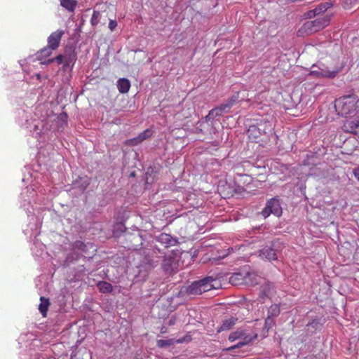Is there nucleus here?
I'll use <instances>...</instances> for the list:
<instances>
[{
    "label": "nucleus",
    "mask_w": 359,
    "mask_h": 359,
    "mask_svg": "<svg viewBox=\"0 0 359 359\" xmlns=\"http://www.w3.org/2000/svg\"><path fill=\"white\" fill-rule=\"evenodd\" d=\"M358 96L354 94L342 96L335 100L336 111L342 116H353L358 108Z\"/></svg>",
    "instance_id": "obj_1"
},
{
    "label": "nucleus",
    "mask_w": 359,
    "mask_h": 359,
    "mask_svg": "<svg viewBox=\"0 0 359 359\" xmlns=\"http://www.w3.org/2000/svg\"><path fill=\"white\" fill-rule=\"evenodd\" d=\"M221 287L220 281L212 276H207L199 280L193 282L185 290L189 295H199L212 289H218Z\"/></svg>",
    "instance_id": "obj_2"
},
{
    "label": "nucleus",
    "mask_w": 359,
    "mask_h": 359,
    "mask_svg": "<svg viewBox=\"0 0 359 359\" xmlns=\"http://www.w3.org/2000/svg\"><path fill=\"white\" fill-rule=\"evenodd\" d=\"M144 257L137 266L138 273L136 275L141 279H144L149 271L156 267L160 262V258L156 253L149 250L144 251Z\"/></svg>",
    "instance_id": "obj_3"
},
{
    "label": "nucleus",
    "mask_w": 359,
    "mask_h": 359,
    "mask_svg": "<svg viewBox=\"0 0 359 359\" xmlns=\"http://www.w3.org/2000/svg\"><path fill=\"white\" fill-rule=\"evenodd\" d=\"M284 248L283 243L280 240H275L271 245L265 246L259 251V256L269 262L277 260L278 256Z\"/></svg>",
    "instance_id": "obj_4"
},
{
    "label": "nucleus",
    "mask_w": 359,
    "mask_h": 359,
    "mask_svg": "<svg viewBox=\"0 0 359 359\" xmlns=\"http://www.w3.org/2000/svg\"><path fill=\"white\" fill-rule=\"evenodd\" d=\"M343 66L337 67H325L324 65H320L319 67V72L311 71L310 75H312L318 78H334L342 69Z\"/></svg>",
    "instance_id": "obj_5"
},
{
    "label": "nucleus",
    "mask_w": 359,
    "mask_h": 359,
    "mask_svg": "<svg viewBox=\"0 0 359 359\" xmlns=\"http://www.w3.org/2000/svg\"><path fill=\"white\" fill-rule=\"evenodd\" d=\"M282 212L279 200L273 198L268 201L266 207L263 209L261 214L264 218H266L271 214L280 217L282 215Z\"/></svg>",
    "instance_id": "obj_6"
},
{
    "label": "nucleus",
    "mask_w": 359,
    "mask_h": 359,
    "mask_svg": "<svg viewBox=\"0 0 359 359\" xmlns=\"http://www.w3.org/2000/svg\"><path fill=\"white\" fill-rule=\"evenodd\" d=\"M73 247L75 250L80 251L81 255L87 258H92L97 251L96 247L92 243H85L81 241H76Z\"/></svg>",
    "instance_id": "obj_7"
},
{
    "label": "nucleus",
    "mask_w": 359,
    "mask_h": 359,
    "mask_svg": "<svg viewBox=\"0 0 359 359\" xmlns=\"http://www.w3.org/2000/svg\"><path fill=\"white\" fill-rule=\"evenodd\" d=\"M330 17L328 15L318 18L315 20L307 22L304 27L306 29H309L312 32H316L323 29L329 25Z\"/></svg>",
    "instance_id": "obj_8"
},
{
    "label": "nucleus",
    "mask_w": 359,
    "mask_h": 359,
    "mask_svg": "<svg viewBox=\"0 0 359 359\" xmlns=\"http://www.w3.org/2000/svg\"><path fill=\"white\" fill-rule=\"evenodd\" d=\"M178 266L179 259L177 255L165 256L162 263V269L165 273H173L177 270Z\"/></svg>",
    "instance_id": "obj_9"
},
{
    "label": "nucleus",
    "mask_w": 359,
    "mask_h": 359,
    "mask_svg": "<svg viewBox=\"0 0 359 359\" xmlns=\"http://www.w3.org/2000/svg\"><path fill=\"white\" fill-rule=\"evenodd\" d=\"M251 273L246 272L234 273L229 278V283L234 285H241L243 283H248V279L250 278Z\"/></svg>",
    "instance_id": "obj_10"
},
{
    "label": "nucleus",
    "mask_w": 359,
    "mask_h": 359,
    "mask_svg": "<svg viewBox=\"0 0 359 359\" xmlns=\"http://www.w3.org/2000/svg\"><path fill=\"white\" fill-rule=\"evenodd\" d=\"M65 34L63 30H57L50 34L48 37V45L50 48L56 50L60 43L61 39Z\"/></svg>",
    "instance_id": "obj_11"
},
{
    "label": "nucleus",
    "mask_w": 359,
    "mask_h": 359,
    "mask_svg": "<svg viewBox=\"0 0 359 359\" xmlns=\"http://www.w3.org/2000/svg\"><path fill=\"white\" fill-rule=\"evenodd\" d=\"M276 290L272 283H265L261 287L260 298L264 299L265 298H271L274 296Z\"/></svg>",
    "instance_id": "obj_12"
},
{
    "label": "nucleus",
    "mask_w": 359,
    "mask_h": 359,
    "mask_svg": "<svg viewBox=\"0 0 359 359\" xmlns=\"http://www.w3.org/2000/svg\"><path fill=\"white\" fill-rule=\"evenodd\" d=\"M151 133L149 130H146L144 132L140 133L137 137L127 140V144L128 145L139 144L142 141L149 137L151 136Z\"/></svg>",
    "instance_id": "obj_13"
},
{
    "label": "nucleus",
    "mask_w": 359,
    "mask_h": 359,
    "mask_svg": "<svg viewBox=\"0 0 359 359\" xmlns=\"http://www.w3.org/2000/svg\"><path fill=\"white\" fill-rule=\"evenodd\" d=\"M157 241L168 248L173 246L177 243V240L172 237L170 234L161 233L157 237Z\"/></svg>",
    "instance_id": "obj_14"
},
{
    "label": "nucleus",
    "mask_w": 359,
    "mask_h": 359,
    "mask_svg": "<svg viewBox=\"0 0 359 359\" xmlns=\"http://www.w3.org/2000/svg\"><path fill=\"white\" fill-rule=\"evenodd\" d=\"M63 55L65 59V67H67L71 65H73L76 60V54L74 50L72 48L65 50Z\"/></svg>",
    "instance_id": "obj_15"
},
{
    "label": "nucleus",
    "mask_w": 359,
    "mask_h": 359,
    "mask_svg": "<svg viewBox=\"0 0 359 359\" xmlns=\"http://www.w3.org/2000/svg\"><path fill=\"white\" fill-rule=\"evenodd\" d=\"M238 318L236 317H230L222 322V325L218 329V332L226 331L231 330L235 325Z\"/></svg>",
    "instance_id": "obj_16"
},
{
    "label": "nucleus",
    "mask_w": 359,
    "mask_h": 359,
    "mask_svg": "<svg viewBox=\"0 0 359 359\" xmlns=\"http://www.w3.org/2000/svg\"><path fill=\"white\" fill-rule=\"evenodd\" d=\"M40 301L41 302L39 305V310L43 317H46L47 311L50 306V301L48 298H45L43 297H41Z\"/></svg>",
    "instance_id": "obj_17"
},
{
    "label": "nucleus",
    "mask_w": 359,
    "mask_h": 359,
    "mask_svg": "<svg viewBox=\"0 0 359 359\" xmlns=\"http://www.w3.org/2000/svg\"><path fill=\"white\" fill-rule=\"evenodd\" d=\"M130 87V83L127 79H120L117 81V88L120 93H127Z\"/></svg>",
    "instance_id": "obj_18"
},
{
    "label": "nucleus",
    "mask_w": 359,
    "mask_h": 359,
    "mask_svg": "<svg viewBox=\"0 0 359 359\" xmlns=\"http://www.w3.org/2000/svg\"><path fill=\"white\" fill-rule=\"evenodd\" d=\"M343 130L345 132L350 133H356L358 130V125L355 121H347L343 126Z\"/></svg>",
    "instance_id": "obj_19"
},
{
    "label": "nucleus",
    "mask_w": 359,
    "mask_h": 359,
    "mask_svg": "<svg viewBox=\"0 0 359 359\" xmlns=\"http://www.w3.org/2000/svg\"><path fill=\"white\" fill-rule=\"evenodd\" d=\"M236 97L233 96L226 100L224 103L221 104L219 107L221 108L222 111L224 113L229 112V109L235 104L236 102Z\"/></svg>",
    "instance_id": "obj_20"
},
{
    "label": "nucleus",
    "mask_w": 359,
    "mask_h": 359,
    "mask_svg": "<svg viewBox=\"0 0 359 359\" xmlns=\"http://www.w3.org/2000/svg\"><path fill=\"white\" fill-rule=\"evenodd\" d=\"M60 5L69 11H74L77 1L76 0H60Z\"/></svg>",
    "instance_id": "obj_21"
},
{
    "label": "nucleus",
    "mask_w": 359,
    "mask_h": 359,
    "mask_svg": "<svg viewBox=\"0 0 359 359\" xmlns=\"http://www.w3.org/2000/svg\"><path fill=\"white\" fill-rule=\"evenodd\" d=\"M332 6V4L330 2H325L324 4H322L319 5L318 7H316L313 11H310V13H313V15H318L321 13L325 12L329 8Z\"/></svg>",
    "instance_id": "obj_22"
},
{
    "label": "nucleus",
    "mask_w": 359,
    "mask_h": 359,
    "mask_svg": "<svg viewBox=\"0 0 359 359\" xmlns=\"http://www.w3.org/2000/svg\"><path fill=\"white\" fill-rule=\"evenodd\" d=\"M245 336H248L246 332L241 329H238L236 331L230 334L229 340L230 341H234L236 339L245 337Z\"/></svg>",
    "instance_id": "obj_23"
},
{
    "label": "nucleus",
    "mask_w": 359,
    "mask_h": 359,
    "mask_svg": "<svg viewBox=\"0 0 359 359\" xmlns=\"http://www.w3.org/2000/svg\"><path fill=\"white\" fill-rule=\"evenodd\" d=\"M224 112L222 111L219 107H217L211 109L208 114L205 116L206 121H210L215 117L220 116Z\"/></svg>",
    "instance_id": "obj_24"
},
{
    "label": "nucleus",
    "mask_w": 359,
    "mask_h": 359,
    "mask_svg": "<svg viewBox=\"0 0 359 359\" xmlns=\"http://www.w3.org/2000/svg\"><path fill=\"white\" fill-rule=\"evenodd\" d=\"M280 313V307L278 304L271 305L268 309V317H277Z\"/></svg>",
    "instance_id": "obj_25"
},
{
    "label": "nucleus",
    "mask_w": 359,
    "mask_h": 359,
    "mask_svg": "<svg viewBox=\"0 0 359 359\" xmlns=\"http://www.w3.org/2000/svg\"><path fill=\"white\" fill-rule=\"evenodd\" d=\"M97 287L102 292H110L112 290V286L110 283L105 281H100L97 284Z\"/></svg>",
    "instance_id": "obj_26"
},
{
    "label": "nucleus",
    "mask_w": 359,
    "mask_h": 359,
    "mask_svg": "<svg viewBox=\"0 0 359 359\" xmlns=\"http://www.w3.org/2000/svg\"><path fill=\"white\" fill-rule=\"evenodd\" d=\"M157 346L159 348H166L172 346L174 344L173 339H159L156 342Z\"/></svg>",
    "instance_id": "obj_27"
},
{
    "label": "nucleus",
    "mask_w": 359,
    "mask_h": 359,
    "mask_svg": "<svg viewBox=\"0 0 359 359\" xmlns=\"http://www.w3.org/2000/svg\"><path fill=\"white\" fill-rule=\"evenodd\" d=\"M275 325V321L273 318L268 317L265 320L264 330L268 332Z\"/></svg>",
    "instance_id": "obj_28"
},
{
    "label": "nucleus",
    "mask_w": 359,
    "mask_h": 359,
    "mask_svg": "<svg viewBox=\"0 0 359 359\" xmlns=\"http://www.w3.org/2000/svg\"><path fill=\"white\" fill-rule=\"evenodd\" d=\"M54 61H56L58 64H63L65 65V59L63 54H60L55 58L48 60L47 63H50Z\"/></svg>",
    "instance_id": "obj_29"
},
{
    "label": "nucleus",
    "mask_w": 359,
    "mask_h": 359,
    "mask_svg": "<svg viewBox=\"0 0 359 359\" xmlns=\"http://www.w3.org/2000/svg\"><path fill=\"white\" fill-rule=\"evenodd\" d=\"M241 339L242 340L237 344L238 346H239V348H241V347L248 344L250 341H252V337H251L250 336H245V337L241 338Z\"/></svg>",
    "instance_id": "obj_30"
},
{
    "label": "nucleus",
    "mask_w": 359,
    "mask_h": 359,
    "mask_svg": "<svg viewBox=\"0 0 359 359\" xmlns=\"http://www.w3.org/2000/svg\"><path fill=\"white\" fill-rule=\"evenodd\" d=\"M53 49L50 48L48 45L46 47L41 50V54L44 57H48L51 55Z\"/></svg>",
    "instance_id": "obj_31"
},
{
    "label": "nucleus",
    "mask_w": 359,
    "mask_h": 359,
    "mask_svg": "<svg viewBox=\"0 0 359 359\" xmlns=\"http://www.w3.org/2000/svg\"><path fill=\"white\" fill-rule=\"evenodd\" d=\"M122 228H123V225L121 224H116V225H114V226H113L114 236H116V230H119L120 231L123 232Z\"/></svg>",
    "instance_id": "obj_32"
},
{
    "label": "nucleus",
    "mask_w": 359,
    "mask_h": 359,
    "mask_svg": "<svg viewBox=\"0 0 359 359\" xmlns=\"http://www.w3.org/2000/svg\"><path fill=\"white\" fill-rule=\"evenodd\" d=\"M97 15H98V13L95 11L93 13L92 18H91V22L93 25H95L96 23L95 20H96Z\"/></svg>",
    "instance_id": "obj_33"
},
{
    "label": "nucleus",
    "mask_w": 359,
    "mask_h": 359,
    "mask_svg": "<svg viewBox=\"0 0 359 359\" xmlns=\"http://www.w3.org/2000/svg\"><path fill=\"white\" fill-rule=\"evenodd\" d=\"M353 174L355 178L359 181V167H357L353 170Z\"/></svg>",
    "instance_id": "obj_34"
},
{
    "label": "nucleus",
    "mask_w": 359,
    "mask_h": 359,
    "mask_svg": "<svg viewBox=\"0 0 359 359\" xmlns=\"http://www.w3.org/2000/svg\"><path fill=\"white\" fill-rule=\"evenodd\" d=\"M238 348H239V346H238V344H236V345H233V346H231V347L227 348L226 350L227 351H232V350H233V349Z\"/></svg>",
    "instance_id": "obj_35"
},
{
    "label": "nucleus",
    "mask_w": 359,
    "mask_h": 359,
    "mask_svg": "<svg viewBox=\"0 0 359 359\" xmlns=\"http://www.w3.org/2000/svg\"><path fill=\"white\" fill-rule=\"evenodd\" d=\"M319 67H320V66H317V65H313L311 67V71H316V72H319Z\"/></svg>",
    "instance_id": "obj_36"
},
{
    "label": "nucleus",
    "mask_w": 359,
    "mask_h": 359,
    "mask_svg": "<svg viewBox=\"0 0 359 359\" xmlns=\"http://www.w3.org/2000/svg\"><path fill=\"white\" fill-rule=\"evenodd\" d=\"M175 318H171V319L169 320L168 325H175Z\"/></svg>",
    "instance_id": "obj_37"
},
{
    "label": "nucleus",
    "mask_w": 359,
    "mask_h": 359,
    "mask_svg": "<svg viewBox=\"0 0 359 359\" xmlns=\"http://www.w3.org/2000/svg\"><path fill=\"white\" fill-rule=\"evenodd\" d=\"M256 129L257 128H256V127L255 126H250V128H249L248 132L251 133V132L255 131Z\"/></svg>",
    "instance_id": "obj_38"
},
{
    "label": "nucleus",
    "mask_w": 359,
    "mask_h": 359,
    "mask_svg": "<svg viewBox=\"0 0 359 359\" xmlns=\"http://www.w3.org/2000/svg\"><path fill=\"white\" fill-rule=\"evenodd\" d=\"M109 28L112 30V27H113V25H112V20H110L109 22V25H108Z\"/></svg>",
    "instance_id": "obj_39"
},
{
    "label": "nucleus",
    "mask_w": 359,
    "mask_h": 359,
    "mask_svg": "<svg viewBox=\"0 0 359 359\" xmlns=\"http://www.w3.org/2000/svg\"><path fill=\"white\" fill-rule=\"evenodd\" d=\"M113 26H114V28L116 26V22L114 20V24H113Z\"/></svg>",
    "instance_id": "obj_40"
},
{
    "label": "nucleus",
    "mask_w": 359,
    "mask_h": 359,
    "mask_svg": "<svg viewBox=\"0 0 359 359\" xmlns=\"http://www.w3.org/2000/svg\"><path fill=\"white\" fill-rule=\"evenodd\" d=\"M356 123H357V125H358V130H359V120H358V121H356Z\"/></svg>",
    "instance_id": "obj_41"
},
{
    "label": "nucleus",
    "mask_w": 359,
    "mask_h": 359,
    "mask_svg": "<svg viewBox=\"0 0 359 359\" xmlns=\"http://www.w3.org/2000/svg\"><path fill=\"white\" fill-rule=\"evenodd\" d=\"M36 77H37L38 79H40V74H36Z\"/></svg>",
    "instance_id": "obj_42"
},
{
    "label": "nucleus",
    "mask_w": 359,
    "mask_h": 359,
    "mask_svg": "<svg viewBox=\"0 0 359 359\" xmlns=\"http://www.w3.org/2000/svg\"><path fill=\"white\" fill-rule=\"evenodd\" d=\"M131 176L134 177L135 176V172H132L131 173Z\"/></svg>",
    "instance_id": "obj_43"
},
{
    "label": "nucleus",
    "mask_w": 359,
    "mask_h": 359,
    "mask_svg": "<svg viewBox=\"0 0 359 359\" xmlns=\"http://www.w3.org/2000/svg\"><path fill=\"white\" fill-rule=\"evenodd\" d=\"M182 341V340H177V343H181Z\"/></svg>",
    "instance_id": "obj_44"
},
{
    "label": "nucleus",
    "mask_w": 359,
    "mask_h": 359,
    "mask_svg": "<svg viewBox=\"0 0 359 359\" xmlns=\"http://www.w3.org/2000/svg\"><path fill=\"white\" fill-rule=\"evenodd\" d=\"M161 332H162V333H164V332H165L164 330H163V329H162V330H161Z\"/></svg>",
    "instance_id": "obj_45"
}]
</instances>
